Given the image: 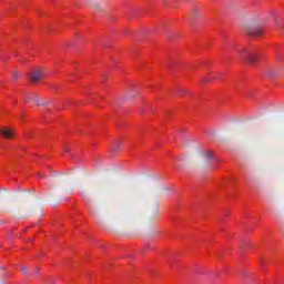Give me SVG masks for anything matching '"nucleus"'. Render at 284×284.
<instances>
[{
    "label": "nucleus",
    "instance_id": "obj_12",
    "mask_svg": "<svg viewBox=\"0 0 284 284\" xmlns=\"http://www.w3.org/2000/svg\"><path fill=\"white\" fill-rule=\"evenodd\" d=\"M266 74H267L268 77H272V69H267Z\"/></svg>",
    "mask_w": 284,
    "mask_h": 284
},
{
    "label": "nucleus",
    "instance_id": "obj_3",
    "mask_svg": "<svg viewBox=\"0 0 284 284\" xmlns=\"http://www.w3.org/2000/svg\"><path fill=\"white\" fill-rule=\"evenodd\" d=\"M22 101H24V103H31V101H33L36 105H41V98L39 97V93H26L22 95Z\"/></svg>",
    "mask_w": 284,
    "mask_h": 284
},
{
    "label": "nucleus",
    "instance_id": "obj_16",
    "mask_svg": "<svg viewBox=\"0 0 284 284\" xmlns=\"http://www.w3.org/2000/svg\"><path fill=\"white\" fill-rule=\"evenodd\" d=\"M280 32H284V24L278 27Z\"/></svg>",
    "mask_w": 284,
    "mask_h": 284
},
{
    "label": "nucleus",
    "instance_id": "obj_5",
    "mask_svg": "<svg viewBox=\"0 0 284 284\" xmlns=\"http://www.w3.org/2000/svg\"><path fill=\"white\" fill-rule=\"evenodd\" d=\"M0 134L4 139H14V129L12 128L1 129Z\"/></svg>",
    "mask_w": 284,
    "mask_h": 284
},
{
    "label": "nucleus",
    "instance_id": "obj_2",
    "mask_svg": "<svg viewBox=\"0 0 284 284\" xmlns=\"http://www.w3.org/2000/svg\"><path fill=\"white\" fill-rule=\"evenodd\" d=\"M243 31L248 34V37H262L263 36V29L258 24H244L242 27Z\"/></svg>",
    "mask_w": 284,
    "mask_h": 284
},
{
    "label": "nucleus",
    "instance_id": "obj_1",
    "mask_svg": "<svg viewBox=\"0 0 284 284\" xmlns=\"http://www.w3.org/2000/svg\"><path fill=\"white\" fill-rule=\"evenodd\" d=\"M240 59H242V61H245V63H247L248 65H254V62L256 61V50L252 48H244L240 52Z\"/></svg>",
    "mask_w": 284,
    "mask_h": 284
},
{
    "label": "nucleus",
    "instance_id": "obj_18",
    "mask_svg": "<svg viewBox=\"0 0 284 284\" xmlns=\"http://www.w3.org/2000/svg\"><path fill=\"white\" fill-rule=\"evenodd\" d=\"M64 152H70V148L64 146Z\"/></svg>",
    "mask_w": 284,
    "mask_h": 284
},
{
    "label": "nucleus",
    "instance_id": "obj_17",
    "mask_svg": "<svg viewBox=\"0 0 284 284\" xmlns=\"http://www.w3.org/2000/svg\"><path fill=\"white\" fill-rule=\"evenodd\" d=\"M40 105H42V108H48V103H41L40 102Z\"/></svg>",
    "mask_w": 284,
    "mask_h": 284
},
{
    "label": "nucleus",
    "instance_id": "obj_10",
    "mask_svg": "<svg viewBox=\"0 0 284 284\" xmlns=\"http://www.w3.org/2000/svg\"><path fill=\"white\" fill-rule=\"evenodd\" d=\"M93 8H94L95 10H101V6H99V3H93Z\"/></svg>",
    "mask_w": 284,
    "mask_h": 284
},
{
    "label": "nucleus",
    "instance_id": "obj_6",
    "mask_svg": "<svg viewBox=\"0 0 284 284\" xmlns=\"http://www.w3.org/2000/svg\"><path fill=\"white\" fill-rule=\"evenodd\" d=\"M197 14H199V9L193 8V9L191 10L190 17H191V19H192V18L196 17Z\"/></svg>",
    "mask_w": 284,
    "mask_h": 284
},
{
    "label": "nucleus",
    "instance_id": "obj_15",
    "mask_svg": "<svg viewBox=\"0 0 284 284\" xmlns=\"http://www.w3.org/2000/svg\"><path fill=\"white\" fill-rule=\"evenodd\" d=\"M125 99H130L131 101H133L134 95H126Z\"/></svg>",
    "mask_w": 284,
    "mask_h": 284
},
{
    "label": "nucleus",
    "instance_id": "obj_21",
    "mask_svg": "<svg viewBox=\"0 0 284 284\" xmlns=\"http://www.w3.org/2000/svg\"><path fill=\"white\" fill-rule=\"evenodd\" d=\"M175 168H176V170H181V166H179V165H178V166H175Z\"/></svg>",
    "mask_w": 284,
    "mask_h": 284
},
{
    "label": "nucleus",
    "instance_id": "obj_20",
    "mask_svg": "<svg viewBox=\"0 0 284 284\" xmlns=\"http://www.w3.org/2000/svg\"><path fill=\"white\" fill-rule=\"evenodd\" d=\"M40 176V179H45V175H39Z\"/></svg>",
    "mask_w": 284,
    "mask_h": 284
},
{
    "label": "nucleus",
    "instance_id": "obj_11",
    "mask_svg": "<svg viewBox=\"0 0 284 284\" xmlns=\"http://www.w3.org/2000/svg\"><path fill=\"white\" fill-rule=\"evenodd\" d=\"M21 272H22L23 274H27V273H28V267L22 266V267H21Z\"/></svg>",
    "mask_w": 284,
    "mask_h": 284
},
{
    "label": "nucleus",
    "instance_id": "obj_9",
    "mask_svg": "<svg viewBox=\"0 0 284 284\" xmlns=\"http://www.w3.org/2000/svg\"><path fill=\"white\" fill-rule=\"evenodd\" d=\"M54 183H59V179H52V180H50V185H54Z\"/></svg>",
    "mask_w": 284,
    "mask_h": 284
},
{
    "label": "nucleus",
    "instance_id": "obj_14",
    "mask_svg": "<svg viewBox=\"0 0 284 284\" xmlns=\"http://www.w3.org/2000/svg\"><path fill=\"white\" fill-rule=\"evenodd\" d=\"M156 216H158V213L156 212L153 213V215L151 216V221H154V219H156Z\"/></svg>",
    "mask_w": 284,
    "mask_h": 284
},
{
    "label": "nucleus",
    "instance_id": "obj_19",
    "mask_svg": "<svg viewBox=\"0 0 284 284\" xmlns=\"http://www.w3.org/2000/svg\"><path fill=\"white\" fill-rule=\"evenodd\" d=\"M180 92H186V90L185 89H181Z\"/></svg>",
    "mask_w": 284,
    "mask_h": 284
},
{
    "label": "nucleus",
    "instance_id": "obj_22",
    "mask_svg": "<svg viewBox=\"0 0 284 284\" xmlns=\"http://www.w3.org/2000/svg\"><path fill=\"white\" fill-rule=\"evenodd\" d=\"M142 254H145V251H142Z\"/></svg>",
    "mask_w": 284,
    "mask_h": 284
},
{
    "label": "nucleus",
    "instance_id": "obj_7",
    "mask_svg": "<svg viewBox=\"0 0 284 284\" xmlns=\"http://www.w3.org/2000/svg\"><path fill=\"white\" fill-rule=\"evenodd\" d=\"M204 159H205L206 162H207V161H211V160H212V152H211V151H206Z\"/></svg>",
    "mask_w": 284,
    "mask_h": 284
},
{
    "label": "nucleus",
    "instance_id": "obj_13",
    "mask_svg": "<svg viewBox=\"0 0 284 284\" xmlns=\"http://www.w3.org/2000/svg\"><path fill=\"white\" fill-rule=\"evenodd\" d=\"M17 79H19V74L18 73H13V81H17Z\"/></svg>",
    "mask_w": 284,
    "mask_h": 284
},
{
    "label": "nucleus",
    "instance_id": "obj_8",
    "mask_svg": "<svg viewBox=\"0 0 284 284\" xmlns=\"http://www.w3.org/2000/svg\"><path fill=\"white\" fill-rule=\"evenodd\" d=\"M120 145H121V143H115L114 145H113V149H112V151L113 152H119V148H120Z\"/></svg>",
    "mask_w": 284,
    "mask_h": 284
},
{
    "label": "nucleus",
    "instance_id": "obj_4",
    "mask_svg": "<svg viewBox=\"0 0 284 284\" xmlns=\"http://www.w3.org/2000/svg\"><path fill=\"white\" fill-rule=\"evenodd\" d=\"M40 79H43V71L41 69L36 70L30 75L31 83H39Z\"/></svg>",
    "mask_w": 284,
    "mask_h": 284
}]
</instances>
